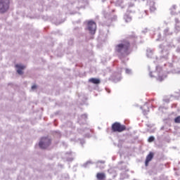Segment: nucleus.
<instances>
[{"instance_id":"nucleus-1","label":"nucleus","mask_w":180,"mask_h":180,"mask_svg":"<svg viewBox=\"0 0 180 180\" xmlns=\"http://www.w3.org/2000/svg\"><path fill=\"white\" fill-rule=\"evenodd\" d=\"M115 53H117L119 58L123 60V58H126L131 50L130 49V41L127 39H124L121 41V43L115 45Z\"/></svg>"},{"instance_id":"nucleus-2","label":"nucleus","mask_w":180,"mask_h":180,"mask_svg":"<svg viewBox=\"0 0 180 180\" xmlns=\"http://www.w3.org/2000/svg\"><path fill=\"white\" fill-rule=\"evenodd\" d=\"M129 130V128L126 127V125L122 124L120 122H115L111 126V131L112 133H123Z\"/></svg>"},{"instance_id":"nucleus-3","label":"nucleus","mask_w":180,"mask_h":180,"mask_svg":"<svg viewBox=\"0 0 180 180\" xmlns=\"http://www.w3.org/2000/svg\"><path fill=\"white\" fill-rule=\"evenodd\" d=\"M103 22L105 26H109L110 25H112V22L117 19V16L113 15L112 17H110V14H109L106 11H103Z\"/></svg>"},{"instance_id":"nucleus-4","label":"nucleus","mask_w":180,"mask_h":180,"mask_svg":"<svg viewBox=\"0 0 180 180\" xmlns=\"http://www.w3.org/2000/svg\"><path fill=\"white\" fill-rule=\"evenodd\" d=\"M10 4V0H0V13L8 12Z\"/></svg>"},{"instance_id":"nucleus-5","label":"nucleus","mask_w":180,"mask_h":180,"mask_svg":"<svg viewBox=\"0 0 180 180\" xmlns=\"http://www.w3.org/2000/svg\"><path fill=\"white\" fill-rule=\"evenodd\" d=\"M50 144H51V140L49 139V137H42L39 143V146L40 148H42L43 150L47 148V147L50 146Z\"/></svg>"},{"instance_id":"nucleus-6","label":"nucleus","mask_w":180,"mask_h":180,"mask_svg":"<svg viewBox=\"0 0 180 180\" xmlns=\"http://www.w3.org/2000/svg\"><path fill=\"white\" fill-rule=\"evenodd\" d=\"M87 30H89L90 34H95L96 32V23L92 20L88 21Z\"/></svg>"},{"instance_id":"nucleus-7","label":"nucleus","mask_w":180,"mask_h":180,"mask_svg":"<svg viewBox=\"0 0 180 180\" xmlns=\"http://www.w3.org/2000/svg\"><path fill=\"white\" fill-rule=\"evenodd\" d=\"M162 72V69L160 66L156 67V72H153L154 75H153V72H150L149 75L151 78L155 77V75L158 74L159 81H162L164 79L163 76L161 75V72Z\"/></svg>"},{"instance_id":"nucleus-8","label":"nucleus","mask_w":180,"mask_h":180,"mask_svg":"<svg viewBox=\"0 0 180 180\" xmlns=\"http://www.w3.org/2000/svg\"><path fill=\"white\" fill-rule=\"evenodd\" d=\"M146 1L150 12H155V11L157 10V8H155V3L154 2V1L153 0H146Z\"/></svg>"},{"instance_id":"nucleus-9","label":"nucleus","mask_w":180,"mask_h":180,"mask_svg":"<svg viewBox=\"0 0 180 180\" xmlns=\"http://www.w3.org/2000/svg\"><path fill=\"white\" fill-rule=\"evenodd\" d=\"M15 68H17L18 74H19V75H22L23 70H25V68H26V66L23 65L22 64H17V65H15Z\"/></svg>"},{"instance_id":"nucleus-10","label":"nucleus","mask_w":180,"mask_h":180,"mask_svg":"<svg viewBox=\"0 0 180 180\" xmlns=\"http://www.w3.org/2000/svg\"><path fill=\"white\" fill-rule=\"evenodd\" d=\"M154 158V153L150 152L149 154L146 156V162H145V165L146 167H148V163L151 160Z\"/></svg>"},{"instance_id":"nucleus-11","label":"nucleus","mask_w":180,"mask_h":180,"mask_svg":"<svg viewBox=\"0 0 180 180\" xmlns=\"http://www.w3.org/2000/svg\"><path fill=\"white\" fill-rule=\"evenodd\" d=\"M86 119H88V115L86 114L82 115L79 118V123H80V124L86 123Z\"/></svg>"},{"instance_id":"nucleus-12","label":"nucleus","mask_w":180,"mask_h":180,"mask_svg":"<svg viewBox=\"0 0 180 180\" xmlns=\"http://www.w3.org/2000/svg\"><path fill=\"white\" fill-rule=\"evenodd\" d=\"M89 82H91V84H94L95 85H98V84H101V79L96 78H91L89 79Z\"/></svg>"},{"instance_id":"nucleus-13","label":"nucleus","mask_w":180,"mask_h":180,"mask_svg":"<svg viewBox=\"0 0 180 180\" xmlns=\"http://www.w3.org/2000/svg\"><path fill=\"white\" fill-rule=\"evenodd\" d=\"M113 4H115L117 6H122V4L124 2V0H112Z\"/></svg>"},{"instance_id":"nucleus-14","label":"nucleus","mask_w":180,"mask_h":180,"mask_svg":"<svg viewBox=\"0 0 180 180\" xmlns=\"http://www.w3.org/2000/svg\"><path fill=\"white\" fill-rule=\"evenodd\" d=\"M96 178L97 179L102 180L105 179V178H106V176L104 174V173H97Z\"/></svg>"},{"instance_id":"nucleus-15","label":"nucleus","mask_w":180,"mask_h":180,"mask_svg":"<svg viewBox=\"0 0 180 180\" xmlns=\"http://www.w3.org/2000/svg\"><path fill=\"white\" fill-rule=\"evenodd\" d=\"M124 19L127 23H129V22H131V16H130L127 14H125L124 15Z\"/></svg>"},{"instance_id":"nucleus-16","label":"nucleus","mask_w":180,"mask_h":180,"mask_svg":"<svg viewBox=\"0 0 180 180\" xmlns=\"http://www.w3.org/2000/svg\"><path fill=\"white\" fill-rule=\"evenodd\" d=\"M134 6V3H129L128 4V12H134V10H131Z\"/></svg>"},{"instance_id":"nucleus-17","label":"nucleus","mask_w":180,"mask_h":180,"mask_svg":"<svg viewBox=\"0 0 180 180\" xmlns=\"http://www.w3.org/2000/svg\"><path fill=\"white\" fill-rule=\"evenodd\" d=\"M164 34H165V36H169L172 34V32H169V28H166L164 30Z\"/></svg>"},{"instance_id":"nucleus-18","label":"nucleus","mask_w":180,"mask_h":180,"mask_svg":"<svg viewBox=\"0 0 180 180\" xmlns=\"http://www.w3.org/2000/svg\"><path fill=\"white\" fill-rule=\"evenodd\" d=\"M142 109H143V114H144V115H147V113H148V112H149V108H148V107H147L146 105H144V106L142 108Z\"/></svg>"},{"instance_id":"nucleus-19","label":"nucleus","mask_w":180,"mask_h":180,"mask_svg":"<svg viewBox=\"0 0 180 180\" xmlns=\"http://www.w3.org/2000/svg\"><path fill=\"white\" fill-rule=\"evenodd\" d=\"M146 56H147V57H148L149 58H151V57H152V56H153V51H151V49H147Z\"/></svg>"},{"instance_id":"nucleus-20","label":"nucleus","mask_w":180,"mask_h":180,"mask_svg":"<svg viewBox=\"0 0 180 180\" xmlns=\"http://www.w3.org/2000/svg\"><path fill=\"white\" fill-rule=\"evenodd\" d=\"M179 31H180V26H179V25L176 24V25H175V32H176V33H178V32H179Z\"/></svg>"},{"instance_id":"nucleus-21","label":"nucleus","mask_w":180,"mask_h":180,"mask_svg":"<svg viewBox=\"0 0 180 180\" xmlns=\"http://www.w3.org/2000/svg\"><path fill=\"white\" fill-rule=\"evenodd\" d=\"M165 56H163L162 57V58H165V60H167L168 59V54H169L168 51H165Z\"/></svg>"},{"instance_id":"nucleus-22","label":"nucleus","mask_w":180,"mask_h":180,"mask_svg":"<svg viewBox=\"0 0 180 180\" xmlns=\"http://www.w3.org/2000/svg\"><path fill=\"white\" fill-rule=\"evenodd\" d=\"M174 122L180 124V115L174 118Z\"/></svg>"},{"instance_id":"nucleus-23","label":"nucleus","mask_w":180,"mask_h":180,"mask_svg":"<svg viewBox=\"0 0 180 180\" xmlns=\"http://www.w3.org/2000/svg\"><path fill=\"white\" fill-rule=\"evenodd\" d=\"M125 72H126V74L130 75V74H131V70H130L129 68H126Z\"/></svg>"},{"instance_id":"nucleus-24","label":"nucleus","mask_w":180,"mask_h":180,"mask_svg":"<svg viewBox=\"0 0 180 180\" xmlns=\"http://www.w3.org/2000/svg\"><path fill=\"white\" fill-rule=\"evenodd\" d=\"M155 140L154 136H150L148 139L149 143H153V141Z\"/></svg>"},{"instance_id":"nucleus-25","label":"nucleus","mask_w":180,"mask_h":180,"mask_svg":"<svg viewBox=\"0 0 180 180\" xmlns=\"http://www.w3.org/2000/svg\"><path fill=\"white\" fill-rule=\"evenodd\" d=\"M147 32H148V28H145L143 31H142V33H147Z\"/></svg>"},{"instance_id":"nucleus-26","label":"nucleus","mask_w":180,"mask_h":180,"mask_svg":"<svg viewBox=\"0 0 180 180\" xmlns=\"http://www.w3.org/2000/svg\"><path fill=\"white\" fill-rule=\"evenodd\" d=\"M36 88H37V86L36 84H34L33 86H32V90L36 89Z\"/></svg>"},{"instance_id":"nucleus-27","label":"nucleus","mask_w":180,"mask_h":180,"mask_svg":"<svg viewBox=\"0 0 180 180\" xmlns=\"http://www.w3.org/2000/svg\"><path fill=\"white\" fill-rule=\"evenodd\" d=\"M175 22H176V25H178V23L179 22V20H178V18H175Z\"/></svg>"},{"instance_id":"nucleus-28","label":"nucleus","mask_w":180,"mask_h":180,"mask_svg":"<svg viewBox=\"0 0 180 180\" xmlns=\"http://www.w3.org/2000/svg\"><path fill=\"white\" fill-rule=\"evenodd\" d=\"M172 9H176V5H173L172 6Z\"/></svg>"},{"instance_id":"nucleus-29","label":"nucleus","mask_w":180,"mask_h":180,"mask_svg":"<svg viewBox=\"0 0 180 180\" xmlns=\"http://www.w3.org/2000/svg\"><path fill=\"white\" fill-rule=\"evenodd\" d=\"M158 36L159 38L157 39L156 40H160V39L161 38V34L159 33V34H158Z\"/></svg>"},{"instance_id":"nucleus-30","label":"nucleus","mask_w":180,"mask_h":180,"mask_svg":"<svg viewBox=\"0 0 180 180\" xmlns=\"http://www.w3.org/2000/svg\"><path fill=\"white\" fill-rule=\"evenodd\" d=\"M163 46L162 45H160V48L162 49Z\"/></svg>"},{"instance_id":"nucleus-31","label":"nucleus","mask_w":180,"mask_h":180,"mask_svg":"<svg viewBox=\"0 0 180 180\" xmlns=\"http://www.w3.org/2000/svg\"><path fill=\"white\" fill-rule=\"evenodd\" d=\"M147 15V11H145V15Z\"/></svg>"},{"instance_id":"nucleus-32","label":"nucleus","mask_w":180,"mask_h":180,"mask_svg":"<svg viewBox=\"0 0 180 180\" xmlns=\"http://www.w3.org/2000/svg\"><path fill=\"white\" fill-rule=\"evenodd\" d=\"M171 14H172V15H174V13L171 12Z\"/></svg>"},{"instance_id":"nucleus-33","label":"nucleus","mask_w":180,"mask_h":180,"mask_svg":"<svg viewBox=\"0 0 180 180\" xmlns=\"http://www.w3.org/2000/svg\"><path fill=\"white\" fill-rule=\"evenodd\" d=\"M57 134H60V132H57Z\"/></svg>"},{"instance_id":"nucleus-34","label":"nucleus","mask_w":180,"mask_h":180,"mask_svg":"<svg viewBox=\"0 0 180 180\" xmlns=\"http://www.w3.org/2000/svg\"><path fill=\"white\" fill-rule=\"evenodd\" d=\"M179 74H180V70L178 72Z\"/></svg>"},{"instance_id":"nucleus-35","label":"nucleus","mask_w":180,"mask_h":180,"mask_svg":"<svg viewBox=\"0 0 180 180\" xmlns=\"http://www.w3.org/2000/svg\"><path fill=\"white\" fill-rule=\"evenodd\" d=\"M108 94H110V91H108Z\"/></svg>"},{"instance_id":"nucleus-36","label":"nucleus","mask_w":180,"mask_h":180,"mask_svg":"<svg viewBox=\"0 0 180 180\" xmlns=\"http://www.w3.org/2000/svg\"><path fill=\"white\" fill-rule=\"evenodd\" d=\"M162 53H164V51H162Z\"/></svg>"},{"instance_id":"nucleus-37","label":"nucleus","mask_w":180,"mask_h":180,"mask_svg":"<svg viewBox=\"0 0 180 180\" xmlns=\"http://www.w3.org/2000/svg\"><path fill=\"white\" fill-rule=\"evenodd\" d=\"M134 1H136V0H134Z\"/></svg>"}]
</instances>
